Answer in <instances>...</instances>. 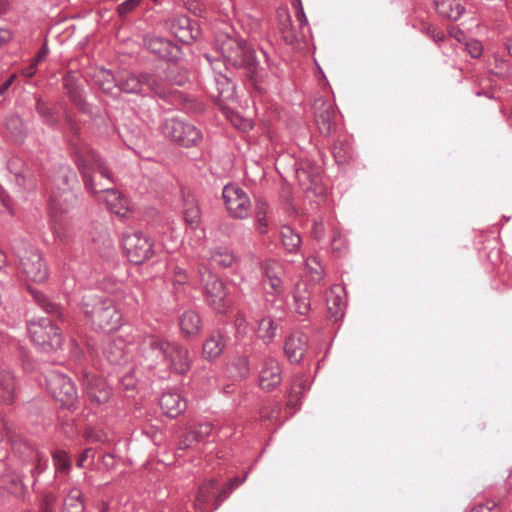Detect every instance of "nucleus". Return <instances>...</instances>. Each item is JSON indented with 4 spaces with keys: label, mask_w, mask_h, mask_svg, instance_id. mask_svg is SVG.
<instances>
[{
    "label": "nucleus",
    "mask_w": 512,
    "mask_h": 512,
    "mask_svg": "<svg viewBox=\"0 0 512 512\" xmlns=\"http://www.w3.org/2000/svg\"><path fill=\"white\" fill-rule=\"evenodd\" d=\"M74 163L82 176L85 188L93 195L103 193L107 208L112 213L124 217L129 211L127 199L116 189L100 188L94 183L93 168H96L102 177L113 182L112 174L100 155L87 145L79 146L75 149Z\"/></svg>",
    "instance_id": "f257e3e1"
},
{
    "label": "nucleus",
    "mask_w": 512,
    "mask_h": 512,
    "mask_svg": "<svg viewBox=\"0 0 512 512\" xmlns=\"http://www.w3.org/2000/svg\"><path fill=\"white\" fill-rule=\"evenodd\" d=\"M308 349V336L303 332L291 333L284 345V352L291 363H299Z\"/></svg>",
    "instance_id": "6ab92c4d"
},
{
    "label": "nucleus",
    "mask_w": 512,
    "mask_h": 512,
    "mask_svg": "<svg viewBox=\"0 0 512 512\" xmlns=\"http://www.w3.org/2000/svg\"><path fill=\"white\" fill-rule=\"evenodd\" d=\"M121 383L125 389L131 390L136 387V378L133 373H127L122 377Z\"/></svg>",
    "instance_id": "680f3d73"
},
{
    "label": "nucleus",
    "mask_w": 512,
    "mask_h": 512,
    "mask_svg": "<svg viewBox=\"0 0 512 512\" xmlns=\"http://www.w3.org/2000/svg\"><path fill=\"white\" fill-rule=\"evenodd\" d=\"M28 290L32 295L34 301L37 303V305L41 307L46 313L55 315L58 318L62 319L63 312L59 304L51 301L43 292L35 288L28 287Z\"/></svg>",
    "instance_id": "c85d7f7f"
},
{
    "label": "nucleus",
    "mask_w": 512,
    "mask_h": 512,
    "mask_svg": "<svg viewBox=\"0 0 512 512\" xmlns=\"http://www.w3.org/2000/svg\"><path fill=\"white\" fill-rule=\"evenodd\" d=\"M232 491H229L228 490V484L226 483L221 490H219L218 492H216V501L214 502V505L212 506L211 508V512L212 511H215L216 509H218V507L221 505V503L228 498V496L230 495Z\"/></svg>",
    "instance_id": "bf43d9fd"
},
{
    "label": "nucleus",
    "mask_w": 512,
    "mask_h": 512,
    "mask_svg": "<svg viewBox=\"0 0 512 512\" xmlns=\"http://www.w3.org/2000/svg\"><path fill=\"white\" fill-rule=\"evenodd\" d=\"M293 297L295 311L301 316H306L311 309L310 294L307 289L298 286Z\"/></svg>",
    "instance_id": "c9c22d12"
},
{
    "label": "nucleus",
    "mask_w": 512,
    "mask_h": 512,
    "mask_svg": "<svg viewBox=\"0 0 512 512\" xmlns=\"http://www.w3.org/2000/svg\"><path fill=\"white\" fill-rule=\"evenodd\" d=\"M144 44L160 58L171 59L176 57L175 51L178 50V47L164 38L155 35L147 36L144 39Z\"/></svg>",
    "instance_id": "4be33fe9"
},
{
    "label": "nucleus",
    "mask_w": 512,
    "mask_h": 512,
    "mask_svg": "<svg viewBox=\"0 0 512 512\" xmlns=\"http://www.w3.org/2000/svg\"><path fill=\"white\" fill-rule=\"evenodd\" d=\"M18 257L20 270L29 280L43 283L48 279V266L37 248L25 247L19 251Z\"/></svg>",
    "instance_id": "9b49d317"
},
{
    "label": "nucleus",
    "mask_w": 512,
    "mask_h": 512,
    "mask_svg": "<svg viewBox=\"0 0 512 512\" xmlns=\"http://www.w3.org/2000/svg\"><path fill=\"white\" fill-rule=\"evenodd\" d=\"M222 199L230 217L247 219L251 214V200L247 192L237 184L229 183L224 186Z\"/></svg>",
    "instance_id": "ddd939ff"
},
{
    "label": "nucleus",
    "mask_w": 512,
    "mask_h": 512,
    "mask_svg": "<svg viewBox=\"0 0 512 512\" xmlns=\"http://www.w3.org/2000/svg\"><path fill=\"white\" fill-rule=\"evenodd\" d=\"M122 248L128 260L135 265H142L155 255L154 241L139 231L125 234Z\"/></svg>",
    "instance_id": "1a4fd4ad"
},
{
    "label": "nucleus",
    "mask_w": 512,
    "mask_h": 512,
    "mask_svg": "<svg viewBox=\"0 0 512 512\" xmlns=\"http://www.w3.org/2000/svg\"><path fill=\"white\" fill-rule=\"evenodd\" d=\"M226 344L225 335L222 331H213L206 339L202 347L204 358L211 360L215 359L222 353Z\"/></svg>",
    "instance_id": "a878e982"
},
{
    "label": "nucleus",
    "mask_w": 512,
    "mask_h": 512,
    "mask_svg": "<svg viewBox=\"0 0 512 512\" xmlns=\"http://www.w3.org/2000/svg\"><path fill=\"white\" fill-rule=\"evenodd\" d=\"M306 266L314 281H320L324 275V268L316 256H311L306 259Z\"/></svg>",
    "instance_id": "49530a36"
},
{
    "label": "nucleus",
    "mask_w": 512,
    "mask_h": 512,
    "mask_svg": "<svg viewBox=\"0 0 512 512\" xmlns=\"http://www.w3.org/2000/svg\"><path fill=\"white\" fill-rule=\"evenodd\" d=\"M216 486L215 479L207 480L200 485L194 502V507L198 512H206L210 505H214L217 497Z\"/></svg>",
    "instance_id": "412c9836"
},
{
    "label": "nucleus",
    "mask_w": 512,
    "mask_h": 512,
    "mask_svg": "<svg viewBox=\"0 0 512 512\" xmlns=\"http://www.w3.org/2000/svg\"><path fill=\"white\" fill-rule=\"evenodd\" d=\"M315 122L322 135L330 136L336 129V108L322 98L314 101Z\"/></svg>",
    "instance_id": "dca6fc26"
},
{
    "label": "nucleus",
    "mask_w": 512,
    "mask_h": 512,
    "mask_svg": "<svg viewBox=\"0 0 512 512\" xmlns=\"http://www.w3.org/2000/svg\"><path fill=\"white\" fill-rule=\"evenodd\" d=\"M296 177L299 180V183L302 186H305V189H309L308 183H315L316 182V176H311L308 173V170L304 167H301L297 169L296 171Z\"/></svg>",
    "instance_id": "864d4df0"
},
{
    "label": "nucleus",
    "mask_w": 512,
    "mask_h": 512,
    "mask_svg": "<svg viewBox=\"0 0 512 512\" xmlns=\"http://www.w3.org/2000/svg\"><path fill=\"white\" fill-rule=\"evenodd\" d=\"M162 130L167 138L184 147L196 146L202 140V133L196 126L177 118L167 119Z\"/></svg>",
    "instance_id": "4468645a"
},
{
    "label": "nucleus",
    "mask_w": 512,
    "mask_h": 512,
    "mask_svg": "<svg viewBox=\"0 0 512 512\" xmlns=\"http://www.w3.org/2000/svg\"><path fill=\"white\" fill-rule=\"evenodd\" d=\"M217 47L228 64L236 68H245L249 77L256 81L255 53L244 39L223 36L217 39Z\"/></svg>",
    "instance_id": "423d86ee"
},
{
    "label": "nucleus",
    "mask_w": 512,
    "mask_h": 512,
    "mask_svg": "<svg viewBox=\"0 0 512 512\" xmlns=\"http://www.w3.org/2000/svg\"><path fill=\"white\" fill-rule=\"evenodd\" d=\"M264 289L272 295H281L284 292L283 282L280 276H273L269 280H262Z\"/></svg>",
    "instance_id": "de8ad7c7"
},
{
    "label": "nucleus",
    "mask_w": 512,
    "mask_h": 512,
    "mask_svg": "<svg viewBox=\"0 0 512 512\" xmlns=\"http://www.w3.org/2000/svg\"><path fill=\"white\" fill-rule=\"evenodd\" d=\"M434 5L440 17L454 21L459 19L465 10L461 0H434Z\"/></svg>",
    "instance_id": "bb28decb"
},
{
    "label": "nucleus",
    "mask_w": 512,
    "mask_h": 512,
    "mask_svg": "<svg viewBox=\"0 0 512 512\" xmlns=\"http://www.w3.org/2000/svg\"><path fill=\"white\" fill-rule=\"evenodd\" d=\"M331 230V247L340 256L347 248L346 239L341 234L334 221L328 223Z\"/></svg>",
    "instance_id": "79ce46f5"
},
{
    "label": "nucleus",
    "mask_w": 512,
    "mask_h": 512,
    "mask_svg": "<svg viewBox=\"0 0 512 512\" xmlns=\"http://www.w3.org/2000/svg\"><path fill=\"white\" fill-rule=\"evenodd\" d=\"M277 325L270 317H265L259 321L257 334L265 343H270L276 335Z\"/></svg>",
    "instance_id": "4c0bfd02"
},
{
    "label": "nucleus",
    "mask_w": 512,
    "mask_h": 512,
    "mask_svg": "<svg viewBox=\"0 0 512 512\" xmlns=\"http://www.w3.org/2000/svg\"><path fill=\"white\" fill-rule=\"evenodd\" d=\"M173 285L176 286V285H184L187 283L188 281V276H187V273L186 271L181 268V267H175L174 268V271H173Z\"/></svg>",
    "instance_id": "13d9d810"
},
{
    "label": "nucleus",
    "mask_w": 512,
    "mask_h": 512,
    "mask_svg": "<svg viewBox=\"0 0 512 512\" xmlns=\"http://www.w3.org/2000/svg\"><path fill=\"white\" fill-rule=\"evenodd\" d=\"M85 440L89 443H102L106 440V436L92 427H88L85 429L83 434Z\"/></svg>",
    "instance_id": "3c124183"
},
{
    "label": "nucleus",
    "mask_w": 512,
    "mask_h": 512,
    "mask_svg": "<svg viewBox=\"0 0 512 512\" xmlns=\"http://www.w3.org/2000/svg\"><path fill=\"white\" fill-rule=\"evenodd\" d=\"M28 458L30 461L29 468L27 471L30 473L34 482L37 477L46 469L47 460L43 459L40 453L30 449L28 452ZM26 468L21 469V475L15 473H5L0 477V490L8 492L10 494H20L24 490L23 478L27 477Z\"/></svg>",
    "instance_id": "0eeeda50"
},
{
    "label": "nucleus",
    "mask_w": 512,
    "mask_h": 512,
    "mask_svg": "<svg viewBox=\"0 0 512 512\" xmlns=\"http://www.w3.org/2000/svg\"><path fill=\"white\" fill-rule=\"evenodd\" d=\"M139 352L149 367L163 364L170 372L180 375L186 374L191 368L192 359L188 349L158 335L144 336L139 344Z\"/></svg>",
    "instance_id": "f03ea898"
},
{
    "label": "nucleus",
    "mask_w": 512,
    "mask_h": 512,
    "mask_svg": "<svg viewBox=\"0 0 512 512\" xmlns=\"http://www.w3.org/2000/svg\"><path fill=\"white\" fill-rule=\"evenodd\" d=\"M198 272L203 285L205 302L213 310L224 312L227 306L224 283L204 265H199Z\"/></svg>",
    "instance_id": "9d476101"
},
{
    "label": "nucleus",
    "mask_w": 512,
    "mask_h": 512,
    "mask_svg": "<svg viewBox=\"0 0 512 512\" xmlns=\"http://www.w3.org/2000/svg\"><path fill=\"white\" fill-rule=\"evenodd\" d=\"M53 464L56 470L68 473L72 467L71 458L64 450H55L52 452Z\"/></svg>",
    "instance_id": "37998d69"
},
{
    "label": "nucleus",
    "mask_w": 512,
    "mask_h": 512,
    "mask_svg": "<svg viewBox=\"0 0 512 512\" xmlns=\"http://www.w3.org/2000/svg\"><path fill=\"white\" fill-rule=\"evenodd\" d=\"M80 310L94 328L104 332L118 330L123 324V316L114 300L97 295H85Z\"/></svg>",
    "instance_id": "7ed1b4c3"
},
{
    "label": "nucleus",
    "mask_w": 512,
    "mask_h": 512,
    "mask_svg": "<svg viewBox=\"0 0 512 512\" xmlns=\"http://www.w3.org/2000/svg\"><path fill=\"white\" fill-rule=\"evenodd\" d=\"M102 463L107 469H112L115 466V458L112 454L107 453L103 455Z\"/></svg>",
    "instance_id": "69168bd1"
},
{
    "label": "nucleus",
    "mask_w": 512,
    "mask_h": 512,
    "mask_svg": "<svg viewBox=\"0 0 512 512\" xmlns=\"http://www.w3.org/2000/svg\"><path fill=\"white\" fill-rule=\"evenodd\" d=\"M282 382V370L277 360L265 358L259 372V385L265 391H272Z\"/></svg>",
    "instance_id": "a211bd4d"
},
{
    "label": "nucleus",
    "mask_w": 512,
    "mask_h": 512,
    "mask_svg": "<svg viewBox=\"0 0 512 512\" xmlns=\"http://www.w3.org/2000/svg\"><path fill=\"white\" fill-rule=\"evenodd\" d=\"M188 429L193 434L194 439L197 441V443H201L206 441L207 438L212 434L214 425L211 422L204 421L190 425L188 426Z\"/></svg>",
    "instance_id": "ea45409f"
},
{
    "label": "nucleus",
    "mask_w": 512,
    "mask_h": 512,
    "mask_svg": "<svg viewBox=\"0 0 512 512\" xmlns=\"http://www.w3.org/2000/svg\"><path fill=\"white\" fill-rule=\"evenodd\" d=\"M46 387L62 408L72 409L75 407L78 399L77 390L68 376L51 372L46 378Z\"/></svg>",
    "instance_id": "f8f14e48"
},
{
    "label": "nucleus",
    "mask_w": 512,
    "mask_h": 512,
    "mask_svg": "<svg viewBox=\"0 0 512 512\" xmlns=\"http://www.w3.org/2000/svg\"><path fill=\"white\" fill-rule=\"evenodd\" d=\"M280 238L283 246L290 253H295L301 245L300 235L289 226L281 227Z\"/></svg>",
    "instance_id": "f704fd0d"
},
{
    "label": "nucleus",
    "mask_w": 512,
    "mask_h": 512,
    "mask_svg": "<svg viewBox=\"0 0 512 512\" xmlns=\"http://www.w3.org/2000/svg\"><path fill=\"white\" fill-rule=\"evenodd\" d=\"M333 157L340 164H346L352 159V149L348 142L338 141L333 146Z\"/></svg>",
    "instance_id": "a19ab883"
},
{
    "label": "nucleus",
    "mask_w": 512,
    "mask_h": 512,
    "mask_svg": "<svg viewBox=\"0 0 512 512\" xmlns=\"http://www.w3.org/2000/svg\"><path fill=\"white\" fill-rule=\"evenodd\" d=\"M426 33L433 39V41L437 44L445 41L447 39V36L445 35V33L435 27V26H432V25H429L426 27Z\"/></svg>",
    "instance_id": "4d7b16f0"
},
{
    "label": "nucleus",
    "mask_w": 512,
    "mask_h": 512,
    "mask_svg": "<svg viewBox=\"0 0 512 512\" xmlns=\"http://www.w3.org/2000/svg\"><path fill=\"white\" fill-rule=\"evenodd\" d=\"M183 216L185 222L192 228H197L201 222V210L196 197L191 194H183Z\"/></svg>",
    "instance_id": "393cba45"
},
{
    "label": "nucleus",
    "mask_w": 512,
    "mask_h": 512,
    "mask_svg": "<svg viewBox=\"0 0 512 512\" xmlns=\"http://www.w3.org/2000/svg\"><path fill=\"white\" fill-rule=\"evenodd\" d=\"M92 451V448H86L78 457L76 466L82 468L84 466V462L88 459L89 453Z\"/></svg>",
    "instance_id": "774afa93"
},
{
    "label": "nucleus",
    "mask_w": 512,
    "mask_h": 512,
    "mask_svg": "<svg viewBox=\"0 0 512 512\" xmlns=\"http://www.w3.org/2000/svg\"><path fill=\"white\" fill-rule=\"evenodd\" d=\"M179 325L182 334L187 337L193 336L200 332L202 328V320L196 311L187 310L180 316Z\"/></svg>",
    "instance_id": "cd10ccee"
},
{
    "label": "nucleus",
    "mask_w": 512,
    "mask_h": 512,
    "mask_svg": "<svg viewBox=\"0 0 512 512\" xmlns=\"http://www.w3.org/2000/svg\"><path fill=\"white\" fill-rule=\"evenodd\" d=\"M281 266L276 261H267L262 265L263 280H269L273 276H280Z\"/></svg>",
    "instance_id": "09e8293b"
},
{
    "label": "nucleus",
    "mask_w": 512,
    "mask_h": 512,
    "mask_svg": "<svg viewBox=\"0 0 512 512\" xmlns=\"http://www.w3.org/2000/svg\"><path fill=\"white\" fill-rule=\"evenodd\" d=\"M211 260L212 262L222 268L231 267L236 257L232 251L225 248H217L211 252Z\"/></svg>",
    "instance_id": "58836bf2"
},
{
    "label": "nucleus",
    "mask_w": 512,
    "mask_h": 512,
    "mask_svg": "<svg viewBox=\"0 0 512 512\" xmlns=\"http://www.w3.org/2000/svg\"><path fill=\"white\" fill-rule=\"evenodd\" d=\"M295 17H296L297 21L299 22V26L301 28H306L308 26V20L306 18L303 6L297 7V10L295 12Z\"/></svg>",
    "instance_id": "e2e57ef3"
},
{
    "label": "nucleus",
    "mask_w": 512,
    "mask_h": 512,
    "mask_svg": "<svg viewBox=\"0 0 512 512\" xmlns=\"http://www.w3.org/2000/svg\"><path fill=\"white\" fill-rule=\"evenodd\" d=\"M345 303L340 296L328 299V313L331 319L338 321L344 315Z\"/></svg>",
    "instance_id": "a18cd8bd"
},
{
    "label": "nucleus",
    "mask_w": 512,
    "mask_h": 512,
    "mask_svg": "<svg viewBox=\"0 0 512 512\" xmlns=\"http://www.w3.org/2000/svg\"><path fill=\"white\" fill-rule=\"evenodd\" d=\"M198 444L197 441L194 439L193 434L191 431L187 428L186 432L183 433L178 440L177 443V450H186L189 448H193L194 445Z\"/></svg>",
    "instance_id": "8fccbe9b"
},
{
    "label": "nucleus",
    "mask_w": 512,
    "mask_h": 512,
    "mask_svg": "<svg viewBox=\"0 0 512 512\" xmlns=\"http://www.w3.org/2000/svg\"><path fill=\"white\" fill-rule=\"evenodd\" d=\"M474 245L478 250L486 251V269L500 278L502 286H496L495 290L502 292L511 289L512 266L503 256L498 236L492 231H478L475 233Z\"/></svg>",
    "instance_id": "20e7f679"
},
{
    "label": "nucleus",
    "mask_w": 512,
    "mask_h": 512,
    "mask_svg": "<svg viewBox=\"0 0 512 512\" xmlns=\"http://www.w3.org/2000/svg\"><path fill=\"white\" fill-rule=\"evenodd\" d=\"M106 359L113 365H122L129 359L125 342L122 339H112L104 347Z\"/></svg>",
    "instance_id": "b1692460"
},
{
    "label": "nucleus",
    "mask_w": 512,
    "mask_h": 512,
    "mask_svg": "<svg viewBox=\"0 0 512 512\" xmlns=\"http://www.w3.org/2000/svg\"><path fill=\"white\" fill-rule=\"evenodd\" d=\"M497 509V505L494 501H487L484 504H478L471 508L469 512H493Z\"/></svg>",
    "instance_id": "052dcab7"
},
{
    "label": "nucleus",
    "mask_w": 512,
    "mask_h": 512,
    "mask_svg": "<svg viewBox=\"0 0 512 512\" xmlns=\"http://www.w3.org/2000/svg\"><path fill=\"white\" fill-rule=\"evenodd\" d=\"M142 0H126L118 5L117 12L121 17H125L140 5Z\"/></svg>",
    "instance_id": "603ef678"
},
{
    "label": "nucleus",
    "mask_w": 512,
    "mask_h": 512,
    "mask_svg": "<svg viewBox=\"0 0 512 512\" xmlns=\"http://www.w3.org/2000/svg\"><path fill=\"white\" fill-rule=\"evenodd\" d=\"M159 405L163 413L171 418L178 417L187 409V401L177 392L163 393Z\"/></svg>",
    "instance_id": "aec40b11"
},
{
    "label": "nucleus",
    "mask_w": 512,
    "mask_h": 512,
    "mask_svg": "<svg viewBox=\"0 0 512 512\" xmlns=\"http://www.w3.org/2000/svg\"><path fill=\"white\" fill-rule=\"evenodd\" d=\"M36 111L41 117L43 123L50 127H56L59 123V116L55 110L42 102L41 98L36 100Z\"/></svg>",
    "instance_id": "e433bc0d"
},
{
    "label": "nucleus",
    "mask_w": 512,
    "mask_h": 512,
    "mask_svg": "<svg viewBox=\"0 0 512 512\" xmlns=\"http://www.w3.org/2000/svg\"><path fill=\"white\" fill-rule=\"evenodd\" d=\"M62 83L70 102L82 112H88L89 105L83 95L79 75L74 71H68L63 76Z\"/></svg>",
    "instance_id": "f3484780"
},
{
    "label": "nucleus",
    "mask_w": 512,
    "mask_h": 512,
    "mask_svg": "<svg viewBox=\"0 0 512 512\" xmlns=\"http://www.w3.org/2000/svg\"><path fill=\"white\" fill-rule=\"evenodd\" d=\"M89 401L95 405L106 403L111 397V389L102 379H92L86 388Z\"/></svg>",
    "instance_id": "5701e85b"
},
{
    "label": "nucleus",
    "mask_w": 512,
    "mask_h": 512,
    "mask_svg": "<svg viewBox=\"0 0 512 512\" xmlns=\"http://www.w3.org/2000/svg\"><path fill=\"white\" fill-rule=\"evenodd\" d=\"M465 49L472 58H479L482 55L483 47L477 40L469 41L465 44Z\"/></svg>",
    "instance_id": "6e6d98bb"
},
{
    "label": "nucleus",
    "mask_w": 512,
    "mask_h": 512,
    "mask_svg": "<svg viewBox=\"0 0 512 512\" xmlns=\"http://www.w3.org/2000/svg\"><path fill=\"white\" fill-rule=\"evenodd\" d=\"M28 333L32 342L45 352L56 351L62 346L61 330L49 318L29 323Z\"/></svg>",
    "instance_id": "6e6552de"
},
{
    "label": "nucleus",
    "mask_w": 512,
    "mask_h": 512,
    "mask_svg": "<svg viewBox=\"0 0 512 512\" xmlns=\"http://www.w3.org/2000/svg\"><path fill=\"white\" fill-rule=\"evenodd\" d=\"M85 503L82 491L73 487L63 501L61 512H84Z\"/></svg>",
    "instance_id": "2f4dec72"
},
{
    "label": "nucleus",
    "mask_w": 512,
    "mask_h": 512,
    "mask_svg": "<svg viewBox=\"0 0 512 512\" xmlns=\"http://www.w3.org/2000/svg\"><path fill=\"white\" fill-rule=\"evenodd\" d=\"M15 394V379L10 371L0 373V398L5 403H12Z\"/></svg>",
    "instance_id": "72a5a7b5"
},
{
    "label": "nucleus",
    "mask_w": 512,
    "mask_h": 512,
    "mask_svg": "<svg viewBox=\"0 0 512 512\" xmlns=\"http://www.w3.org/2000/svg\"><path fill=\"white\" fill-rule=\"evenodd\" d=\"M304 28L299 26L298 29L294 28L290 16L285 13V20L281 22V33L284 41L287 44L294 45L296 43L302 42L305 40V33L303 31Z\"/></svg>",
    "instance_id": "7c9ffc66"
},
{
    "label": "nucleus",
    "mask_w": 512,
    "mask_h": 512,
    "mask_svg": "<svg viewBox=\"0 0 512 512\" xmlns=\"http://www.w3.org/2000/svg\"><path fill=\"white\" fill-rule=\"evenodd\" d=\"M269 204L266 200L258 198L255 202V223L254 227L260 234H266L269 229L267 214Z\"/></svg>",
    "instance_id": "473e14b6"
},
{
    "label": "nucleus",
    "mask_w": 512,
    "mask_h": 512,
    "mask_svg": "<svg viewBox=\"0 0 512 512\" xmlns=\"http://www.w3.org/2000/svg\"><path fill=\"white\" fill-rule=\"evenodd\" d=\"M68 197L65 198L64 202L60 198L53 194L49 200V211L53 220H56L57 216L65 213L70 208L71 204L67 203Z\"/></svg>",
    "instance_id": "c03bdc74"
},
{
    "label": "nucleus",
    "mask_w": 512,
    "mask_h": 512,
    "mask_svg": "<svg viewBox=\"0 0 512 512\" xmlns=\"http://www.w3.org/2000/svg\"><path fill=\"white\" fill-rule=\"evenodd\" d=\"M206 58L210 62L214 72V91L210 92L211 97L219 103L233 99L235 96V84L223 71L227 70L225 62L221 59L212 61L209 56H206Z\"/></svg>",
    "instance_id": "2eb2a0df"
},
{
    "label": "nucleus",
    "mask_w": 512,
    "mask_h": 512,
    "mask_svg": "<svg viewBox=\"0 0 512 512\" xmlns=\"http://www.w3.org/2000/svg\"><path fill=\"white\" fill-rule=\"evenodd\" d=\"M94 80L99 88L106 94H113L118 89L117 75L115 76L111 70L100 68L94 73Z\"/></svg>",
    "instance_id": "c756f323"
},
{
    "label": "nucleus",
    "mask_w": 512,
    "mask_h": 512,
    "mask_svg": "<svg viewBox=\"0 0 512 512\" xmlns=\"http://www.w3.org/2000/svg\"><path fill=\"white\" fill-rule=\"evenodd\" d=\"M326 226L322 218L316 219L311 229V235L314 239L321 240L325 236Z\"/></svg>",
    "instance_id": "5fc2aeb1"
},
{
    "label": "nucleus",
    "mask_w": 512,
    "mask_h": 512,
    "mask_svg": "<svg viewBox=\"0 0 512 512\" xmlns=\"http://www.w3.org/2000/svg\"><path fill=\"white\" fill-rule=\"evenodd\" d=\"M12 39V33L8 29L0 28V47Z\"/></svg>",
    "instance_id": "338daca9"
},
{
    "label": "nucleus",
    "mask_w": 512,
    "mask_h": 512,
    "mask_svg": "<svg viewBox=\"0 0 512 512\" xmlns=\"http://www.w3.org/2000/svg\"><path fill=\"white\" fill-rule=\"evenodd\" d=\"M54 501H55V499L52 495L45 496L44 502H43L42 506L40 507L39 512H51Z\"/></svg>",
    "instance_id": "0e129e2a"
},
{
    "label": "nucleus",
    "mask_w": 512,
    "mask_h": 512,
    "mask_svg": "<svg viewBox=\"0 0 512 512\" xmlns=\"http://www.w3.org/2000/svg\"><path fill=\"white\" fill-rule=\"evenodd\" d=\"M118 90L126 94L146 97L151 94L163 97L166 93L164 80L157 74L147 71H122L117 74Z\"/></svg>",
    "instance_id": "39448f33"
}]
</instances>
